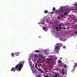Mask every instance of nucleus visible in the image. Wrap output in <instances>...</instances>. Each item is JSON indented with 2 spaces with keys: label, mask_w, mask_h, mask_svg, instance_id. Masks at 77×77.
I'll return each mask as SVG.
<instances>
[{
  "label": "nucleus",
  "mask_w": 77,
  "mask_h": 77,
  "mask_svg": "<svg viewBox=\"0 0 77 77\" xmlns=\"http://www.w3.org/2000/svg\"><path fill=\"white\" fill-rule=\"evenodd\" d=\"M38 24H40V23H38Z\"/></svg>",
  "instance_id": "39"
},
{
  "label": "nucleus",
  "mask_w": 77,
  "mask_h": 77,
  "mask_svg": "<svg viewBox=\"0 0 77 77\" xmlns=\"http://www.w3.org/2000/svg\"><path fill=\"white\" fill-rule=\"evenodd\" d=\"M64 29H66V28H64Z\"/></svg>",
  "instance_id": "40"
},
{
  "label": "nucleus",
  "mask_w": 77,
  "mask_h": 77,
  "mask_svg": "<svg viewBox=\"0 0 77 77\" xmlns=\"http://www.w3.org/2000/svg\"><path fill=\"white\" fill-rule=\"evenodd\" d=\"M59 28L60 29V30H62V27L60 26V25L59 24Z\"/></svg>",
  "instance_id": "9"
},
{
  "label": "nucleus",
  "mask_w": 77,
  "mask_h": 77,
  "mask_svg": "<svg viewBox=\"0 0 77 77\" xmlns=\"http://www.w3.org/2000/svg\"><path fill=\"white\" fill-rule=\"evenodd\" d=\"M31 69L32 72H33V74H35V71H34V70H33V69H32V68H31Z\"/></svg>",
  "instance_id": "8"
},
{
  "label": "nucleus",
  "mask_w": 77,
  "mask_h": 77,
  "mask_svg": "<svg viewBox=\"0 0 77 77\" xmlns=\"http://www.w3.org/2000/svg\"><path fill=\"white\" fill-rule=\"evenodd\" d=\"M76 67H77V63L75 64V65L74 66V69H75Z\"/></svg>",
  "instance_id": "4"
},
{
  "label": "nucleus",
  "mask_w": 77,
  "mask_h": 77,
  "mask_svg": "<svg viewBox=\"0 0 77 77\" xmlns=\"http://www.w3.org/2000/svg\"><path fill=\"white\" fill-rule=\"evenodd\" d=\"M60 26H64V24L63 23H62L61 24H60Z\"/></svg>",
  "instance_id": "14"
},
{
  "label": "nucleus",
  "mask_w": 77,
  "mask_h": 77,
  "mask_svg": "<svg viewBox=\"0 0 77 77\" xmlns=\"http://www.w3.org/2000/svg\"><path fill=\"white\" fill-rule=\"evenodd\" d=\"M57 50H60V46H57L55 48L54 50L56 51H57Z\"/></svg>",
  "instance_id": "3"
},
{
  "label": "nucleus",
  "mask_w": 77,
  "mask_h": 77,
  "mask_svg": "<svg viewBox=\"0 0 77 77\" xmlns=\"http://www.w3.org/2000/svg\"><path fill=\"white\" fill-rule=\"evenodd\" d=\"M40 71L42 72L43 73H44V71L42 69H41Z\"/></svg>",
  "instance_id": "22"
},
{
  "label": "nucleus",
  "mask_w": 77,
  "mask_h": 77,
  "mask_svg": "<svg viewBox=\"0 0 77 77\" xmlns=\"http://www.w3.org/2000/svg\"><path fill=\"white\" fill-rule=\"evenodd\" d=\"M45 14H47L48 13V11L47 10H45Z\"/></svg>",
  "instance_id": "12"
},
{
  "label": "nucleus",
  "mask_w": 77,
  "mask_h": 77,
  "mask_svg": "<svg viewBox=\"0 0 77 77\" xmlns=\"http://www.w3.org/2000/svg\"><path fill=\"white\" fill-rule=\"evenodd\" d=\"M34 57H36V58H37L38 57V55H36L35 56H34Z\"/></svg>",
  "instance_id": "24"
},
{
  "label": "nucleus",
  "mask_w": 77,
  "mask_h": 77,
  "mask_svg": "<svg viewBox=\"0 0 77 77\" xmlns=\"http://www.w3.org/2000/svg\"><path fill=\"white\" fill-rule=\"evenodd\" d=\"M45 77H49V76H48V75H45L44 76Z\"/></svg>",
  "instance_id": "23"
},
{
  "label": "nucleus",
  "mask_w": 77,
  "mask_h": 77,
  "mask_svg": "<svg viewBox=\"0 0 77 77\" xmlns=\"http://www.w3.org/2000/svg\"><path fill=\"white\" fill-rule=\"evenodd\" d=\"M35 68L36 69H38V65L37 64H36L35 65Z\"/></svg>",
  "instance_id": "7"
},
{
  "label": "nucleus",
  "mask_w": 77,
  "mask_h": 77,
  "mask_svg": "<svg viewBox=\"0 0 77 77\" xmlns=\"http://www.w3.org/2000/svg\"><path fill=\"white\" fill-rule=\"evenodd\" d=\"M61 11H62V12H63V10H61Z\"/></svg>",
  "instance_id": "38"
},
{
  "label": "nucleus",
  "mask_w": 77,
  "mask_h": 77,
  "mask_svg": "<svg viewBox=\"0 0 77 77\" xmlns=\"http://www.w3.org/2000/svg\"><path fill=\"white\" fill-rule=\"evenodd\" d=\"M53 11H56V8H55V7H54L53 8Z\"/></svg>",
  "instance_id": "10"
},
{
  "label": "nucleus",
  "mask_w": 77,
  "mask_h": 77,
  "mask_svg": "<svg viewBox=\"0 0 77 77\" xmlns=\"http://www.w3.org/2000/svg\"><path fill=\"white\" fill-rule=\"evenodd\" d=\"M48 60L50 61L51 60V59H49Z\"/></svg>",
  "instance_id": "31"
},
{
  "label": "nucleus",
  "mask_w": 77,
  "mask_h": 77,
  "mask_svg": "<svg viewBox=\"0 0 77 77\" xmlns=\"http://www.w3.org/2000/svg\"><path fill=\"white\" fill-rule=\"evenodd\" d=\"M64 66L65 68H66V67H67V66H66V65H64Z\"/></svg>",
  "instance_id": "21"
},
{
  "label": "nucleus",
  "mask_w": 77,
  "mask_h": 77,
  "mask_svg": "<svg viewBox=\"0 0 77 77\" xmlns=\"http://www.w3.org/2000/svg\"><path fill=\"white\" fill-rule=\"evenodd\" d=\"M60 17H58V19H60Z\"/></svg>",
  "instance_id": "32"
},
{
  "label": "nucleus",
  "mask_w": 77,
  "mask_h": 77,
  "mask_svg": "<svg viewBox=\"0 0 77 77\" xmlns=\"http://www.w3.org/2000/svg\"><path fill=\"white\" fill-rule=\"evenodd\" d=\"M50 62L49 61V60H48L47 61V62Z\"/></svg>",
  "instance_id": "34"
},
{
  "label": "nucleus",
  "mask_w": 77,
  "mask_h": 77,
  "mask_svg": "<svg viewBox=\"0 0 77 77\" xmlns=\"http://www.w3.org/2000/svg\"><path fill=\"white\" fill-rule=\"evenodd\" d=\"M70 12V10H67L66 11V12H64V15H68V14H69V13L68 12Z\"/></svg>",
  "instance_id": "2"
},
{
  "label": "nucleus",
  "mask_w": 77,
  "mask_h": 77,
  "mask_svg": "<svg viewBox=\"0 0 77 77\" xmlns=\"http://www.w3.org/2000/svg\"><path fill=\"white\" fill-rule=\"evenodd\" d=\"M53 14H54V13L53 12V11H52L51 12V14L53 15Z\"/></svg>",
  "instance_id": "27"
},
{
  "label": "nucleus",
  "mask_w": 77,
  "mask_h": 77,
  "mask_svg": "<svg viewBox=\"0 0 77 77\" xmlns=\"http://www.w3.org/2000/svg\"><path fill=\"white\" fill-rule=\"evenodd\" d=\"M41 58H42V59H43V58H45V57H43V56H42V55H41Z\"/></svg>",
  "instance_id": "15"
},
{
  "label": "nucleus",
  "mask_w": 77,
  "mask_h": 77,
  "mask_svg": "<svg viewBox=\"0 0 77 77\" xmlns=\"http://www.w3.org/2000/svg\"><path fill=\"white\" fill-rule=\"evenodd\" d=\"M57 45H59V43H57Z\"/></svg>",
  "instance_id": "35"
},
{
  "label": "nucleus",
  "mask_w": 77,
  "mask_h": 77,
  "mask_svg": "<svg viewBox=\"0 0 77 77\" xmlns=\"http://www.w3.org/2000/svg\"><path fill=\"white\" fill-rule=\"evenodd\" d=\"M75 6H76V7H77V4H76Z\"/></svg>",
  "instance_id": "36"
},
{
  "label": "nucleus",
  "mask_w": 77,
  "mask_h": 77,
  "mask_svg": "<svg viewBox=\"0 0 77 77\" xmlns=\"http://www.w3.org/2000/svg\"><path fill=\"white\" fill-rule=\"evenodd\" d=\"M36 77H40V76L39 75H36Z\"/></svg>",
  "instance_id": "26"
},
{
  "label": "nucleus",
  "mask_w": 77,
  "mask_h": 77,
  "mask_svg": "<svg viewBox=\"0 0 77 77\" xmlns=\"http://www.w3.org/2000/svg\"><path fill=\"white\" fill-rule=\"evenodd\" d=\"M41 58H39V60H39L40 61H41Z\"/></svg>",
  "instance_id": "28"
},
{
  "label": "nucleus",
  "mask_w": 77,
  "mask_h": 77,
  "mask_svg": "<svg viewBox=\"0 0 77 77\" xmlns=\"http://www.w3.org/2000/svg\"><path fill=\"white\" fill-rule=\"evenodd\" d=\"M39 62H40V61L39 60H37V63H38Z\"/></svg>",
  "instance_id": "29"
},
{
  "label": "nucleus",
  "mask_w": 77,
  "mask_h": 77,
  "mask_svg": "<svg viewBox=\"0 0 77 77\" xmlns=\"http://www.w3.org/2000/svg\"><path fill=\"white\" fill-rule=\"evenodd\" d=\"M15 54L17 56H19V54H20V53L17 52L15 53Z\"/></svg>",
  "instance_id": "5"
},
{
  "label": "nucleus",
  "mask_w": 77,
  "mask_h": 77,
  "mask_svg": "<svg viewBox=\"0 0 77 77\" xmlns=\"http://www.w3.org/2000/svg\"><path fill=\"white\" fill-rule=\"evenodd\" d=\"M64 71V69H63L62 70V74H64L65 73H64V72L63 71Z\"/></svg>",
  "instance_id": "13"
},
{
  "label": "nucleus",
  "mask_w": 77,
  "mask_h": 77,
  "mask_svg": "<svg viewBox=\"0 0 77 77\" xmlns=\"http://www.w3.org/2000/svg\"><path fill=\"white\" fill-rule=\"evenodd\" d=\"M63 48H66V47H65V46H64L63 47Z\"/></svg>",
  "instance_id": "30"
},
{
  "label": "nucleus",
  "mask_w": 77,
  "mask_h": 77,
  "mask_svg": "<svg viewBox=\"0 0 77 77\" xmlns=\"http://www.w3.org/2000/svg\"><path fill=\"white\" fill-rule=\"evenodd\" d=\"M56 30H57V31H59V29H58V27H56Z\"/></svg>",
  "instance_id": "17"
},
{
  "label": "nucleus",
  "mask_w": 77,
  "mask_h": 77,
  "mask_svg": "<svg viewBox=\"0 0 77 77\" xmlns=\"http://www.w3.org/2000/svg\"><path fill=\"white\" fill-rule=\"evenodd\" d=\"M35 53H39V52H40V51H39V50H35Z\"/></svg>",
  "instance_id": "6"
},
{
  "label": "nucleus",
  "mask_w": 77,
  "mask_h": 77,
  "mask_svg": "<svg viewBox=\"0 0 77 77\" xmlns=\"http://www.w3.org/2000/svg\"><path fill=\"white\" fill-rule=\"evenodd\" d=\"M58 63H61L62 62V61L61 60H59L58 61Z\"/></svg>",
  "instance_id": "16"
},
{
  "label": "nucleus",
  "mask_w": 77,
  "mask_h": 77,
  "mask_svg": "<svg viewBox=\"0 0 77 77\" xmlns=\"http://www.w3.org/2000/svg\"><path fill=\"white\" fill-rule=\"evenodd\" d=\"M61 17H63V15H61Z\"/></svg>",
  "instance_id": "33"
},
{
  "label": "nucleus",
  "mask_w": 77,
  "mask_h": 77,
  "mask_svg": "<svg viewBox=\"0 0 77 77\" xmlns=\"http://www.w3.org/2000/svg\"><path fill=\"white\" fill-rule=\"evenodd\" d=\"M60 59H62V58L61 57L60 58Z\"/></svg>",
  "instance_id": "37"
},
{
  "label": "nucleus",
  "mask_w": 77,
  "mask_h": 77,
  "mask_svg": "<svg viewBox=\"0 0 77 77\" xmlns=\"http://www.w3.org/2000/svg\"><path fill=\"white\" fill-rule=\"evenodd\" d=\"M60 47H62V46H63V44H62V43H60Z\"/></svg>",
  "instance_id": "18"
},
{
  "label": "nucleus",
  "mask_w": 77,
  "mask_h": 77,
  "mask_svg": "<svg viewBox=\"0 0 77 77\" xmlns=\"http://www.w3.org/2000/svg\"><path fill=\"white\" fill-rule=\"evenodd\" d=\"M43 29L45 30L46 29V28L45 27H43Z\"/></svg>",
  "instance_id": "20"
},
{
  "label": "nucleus",
  "mask_w": 77,
  "mask_h": 77,
  "mask_svg": "<svg viewBox=\"0 0 77 77\" xmlns=\"http://www.w3.org/2000/svg\"><path fill=\"white\" fill-rule=\"evenodd\" d=\"M37 69L38 70V71H40L41 70V69H40V68H38Z\"/></svg>",
  "instance_id": "19"
},
{
  "label": "nucleus",
  "mask_w": 77,
  "mask_h": 77,
  "mask_svg": "<svg viewBox=\"0 0 77 77\" xmlns=\"http://www.w3.org/2000/svg\"><path fill=\"white\" fill-rule=\"evenodd\" d=\"M11 56H12V57H15V55H14V54L12 53L11 54Z\"/></svg>",
  "instance_id": "11"
},
{
  "label": "nucleus",
  "mask_w": 77,
  "mask_h": 77,
  "mask_svg": "<svg viewBox=\"0 0 77 77\" xmlns=\"http://www.w3.org/2000/svg\"><path fill=\"white\" fill-rule=\"evenodd\" d=\"M23 66V63L22 62H20L18 64H17L15 68H12L11 70V71L15 72V71L17 69L19 70V71H20L21 69H22Z\"/></svg>",
  "instance_id": "1"
},
{
  "label": "nucleus",
  "mask_w": 77,
  "mask_h": 77,
  "mask_svg": "<svg viewBox=\"0 0 77 77\" xmlns=\"http://www.w3.org/2000/svg\"><path fill=\"white\" fill-rule=\"evenodd\" d=\"M55 77H57V74H56L55 75Z\"/></svg>",
  "instance_id": "25"
}]
</instances>
